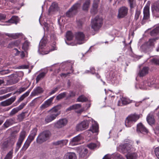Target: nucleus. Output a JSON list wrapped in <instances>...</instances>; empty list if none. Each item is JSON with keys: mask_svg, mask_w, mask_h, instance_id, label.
<instances>
[{"mask_svg": "<svg viewBox=\"0 0 159 159\" xmlns=\"http://www.w3.org/2000/svg\"><path fill=\"white\" fill-rule=\"evenodd\" d=\"M20 41L19 40H16L10 42L8 45V48H12L15 47H17L20 44Z\"/></svg>", "mask_w": 159, "mask_h": 159, "instance_id": "cd10ccee", "label": "nucleus"}, {"mask_svg": "<svg viewBox=\"0 0 159 159\" xmlns=\"http://www.w3.org/2000/svg\"><path fill=\"white\" fill-rule=\"evenodd\" d=\"M30 91L29 90L25 93L22 94L18 99L17 101L14 104V106H15L18 105L20 102L23 101L24 99L27 97L30 93Z\"/></svg>", "mask_w": 159, "mask_h": 159, "instance_id": "4be33fe9", "label": "nucleus"}, {"mask_svg": "<svg viewBox=\"0 0 159 159\" xmlns=\"http://www.w3.org/2000/svg\"><path fill=\"white\" fill-rule=\"evenodd\" d=\"M117 105L118 106H123V103L122 101V99L120 98L118 102Z\"/></svg>", "mask_w": 159, "mask_h": 159, "instance_id": "774afa93", "label": "nucleus"}, {"mask_svg": "<svg viewBox=\"0 0 159 159\" xmlns=\"http://www.w3.org/2000/svg\"><path fill=\"white\" fill-rule=\"evenodd\" d=\"M59 88L58 87H56L54 88L50 93H49V95H51L55 93L58 90Z\"/></svg>", "mask_w": 159, "mask_h": 159, "instance_id": "4d7b16f0", "label": "nucleus"}, {"mask_svg": "<svg viewBox=\"0 0 159 159\" xmlns=\"http://www.w3.org/2000/svg\"><path fill=\"white\" fill-rule=\"evenodd\" d=\"M80 7V4H74L66 13V16L68 17H71L76 15Z\"/></svg>", "mask_w": 159, "mask_h": 159, "instance_id": "0eeeda50", "label": "nucleus"}, {"mask_svg": "<svg viewBox=\"0 0 159 159\" xmlns=\"http://www.w3.org/2000/svg\"><path fill=\"white\" fill-rule=\"evenodd\" d=\"M43 89L40 86H38L34 89L31 93L30 96H34L42 93L43 92Z\"/></svg>", "mask_w": 159, "mask_h": 159, "instance_id": "6ab92c4d", "label": "nucleus"}, {"mask_svg": "<svg viewBox=\"0 0 159 159\" xmlns=\"http://www.w3.org/2000/svg\"><path fill=\"white\" fill-rule=\"evenodd\" d=\"M87 146L90 149H93L96 147L97 145L95 143H91L88 144Z\"/></svg>", "mask_w": 159, "mask_h": 159, "instance_id": "3c124183", "label": "nucleus"}, {"mask_svg": "<svg viewBox=\"0 0 159 159\" xmlns=\"http://www.w3.org/2000/svg\"><path fill=\"white\" fill-rule=\"evenodd\" d=\"M139 116L136 114H131L126 119L125 125L126 127H130L139 118Z\"/></svg>", "mask_w": 159, "mask_h": 159, "instance_id": "20e7f679", "label": "nucleus"}, {"mask_svg": "<svg viewBox=\"0 0 159 159\" xmlns=\"http://www.w3.org/2000/svg\"><path fill=\"white\" fill-rule=\"evenodd\" d=\"M27 103V102H22L20 104V105L16 107L19 110V111L21 110L26 105Z\"/></svg>", "mask_w": 159, "mask_h": 159, "instance_id": "8fccbe9b", "label": "nucleus"}, {"mask_svg": "<svg viewBox=\"0 0 159 159\" xmlns=\"http://www.w3.org/2000/svg\"><path fill=\"white\" fill-rule=\"evenodd\" d=\"M63 159H76V156L74 152H67L64 155Z\"/></svg>", "mask_w": 159, "mask_h": 159, "instance_id": "b1692460", "label": "nucleus"}, {"mask_svg": "<svg viewBox=\"0 0 159 159\" xmlns=\"http://www.w3.org/2000/svg\"><path fill=\"white\" fill-rule=\"evenodd\" d=\"M149 69L148 67H144L139 71V75L140 77H143L148 74Z\"/></svg>", "mask_w": 159, "mask_h": 159, "instance_id": "c85d7f7f", "label": "nucleus"}, {"mask_svg": "<svg viewBox=\"0 0 159 159\" xmlns=\"http://www.w3.org/2000/svg\"><path fill=\"white\" fill-rule=\"evenodd\" d=\"M12 152L10 151L6 155L4 159H11L12 158Z\"/></svg>", "mask_w": 159, "mask_h": 159, "instance_id": "603ef678", "label": "nucleus"}, {"mask_svg": "<svg viewBox=\"0 0 159 159\" xmlns=\"http://www.w3.org/2000/svg\"><path fill=\"white\" fill-rule=\"evenodd\" d=\"M88 100V98L83 95L80 96L77 99V101L78 102H84Z\"/></svg>", "mask_w": 159, "mask_h": 159, "instance_id": "c9c22d12", "label": "nucleus"}, {"mask_svg": "<svg viewBox=\"0 0 159 159\" xmlns=\"http://www.w3.org/2000/svg\"><path fill=\"white\" fill-rule=\"evenodd\" d=\"M140 14V11L138 10L136 11L135 16V19L136 20L139 18V16Z\"/></svg>", "mask_w": 159, "mask_h": 159, "instance_id": "680f3d73", "label": "nucleus"}, {"mask_svg": "<svg viewBox=\"0 0 159 159\" xmlns=\"http://www.w3.org/2000/svg\"><path fill=\"white\" fill-rule=\"evenodd\" d=\"M121 99L123 106L127 105L132 102V100H130V99L125 98H122Z\"/></svg>", "mask_w": 159, "mask_h": 159, "instance_id": "79ce46f5", "label": "nucleus"}, {"mask_svg": "<svg viewBox=\"0 0 159 159\" xmlns=\"http://www.w3.org/2000/svg\"><path fill=\"white\" fill-rule=\"evenodd\" d=\"M130 8V10L132 11V9L136 6V0H127Z\"/></svg>", "mask_w": 159, "mask_h": 159, "instance_id": "2f4dec72", "label": "nucleus"}, {"mask_svg": "<svg viewBox=\"0 0 159 159\" xmlns=\"http://www.w3.org/2000/svg\"><path fill=\"white\" fill-rule=\"evenodd\" d=\"M152 62L157 65H159V59L153 58L152 60Z\"/></svg>", "mask_w": 159, "mask_h": 159, "instance_id": "e2e57ef3", "label": "nucleus"}, {"mask_svg": "<svg viewBox=\"0 0 159 159\" xmlns=\"http://www.w3.org/2000/svg\"><path fill=\"white\" fill-rule=\"evenodd\" d=\"M38 129L37 128H34L33 129H32L31 131L30 134H34L35 135H36L37 133V132Z\"/></svg>", "mask_w": 159, "mask_h": 159, "instance_id": "69168bd1", "label": "nucleus"}, {"mask_svg": "<svg viewBox=\"0 0 159 159\" xmlns=\"http://www.w3.org/2000/svg\"><path fill=\"white\" fill-rule=\"evenodd\" d=\"M66 37L67 40L70 41L72 40L73 35L71 31H68L66 33Z\"/></svg>", "mask_w": 159, "mask_h": 159, "instance_id": "a19ab883", "label": "nucleus"}, {"mask_svg": "<svg viewBox=\"0 0 159 159\" xmlns=\"http://www.w3.org/2000/svg\"><path fill=\"white\" fill-rule=\"evenodd\" d=\"M113 159H124L119 153H115L113 155Z\"/></svg>", "mask_w": 159, "mask_h": 159, "instance_id": "09e8293b", "label": "nucleus"}, {"mask_svg": "<svg viewBox=\"0 0 159 159\" xmlns=\"http://www.w3.org/2000/svg\"><path fill=\"white\" fill-rule=\"evenodd\" d=\"M58 10V7L57 3L55 2H53L49 7L48 11L49 14L57 11Z\"/></svg>", "mask_w": 159, "mask_h": 159, "instance_id": "5701e85b", "label": "nucleus"}, {"mask_svg": "<svg viewBox=\"0 0 159 159\" xmlns=\"http://www.w3.org/2000/svg\"><path fill=\"white\" fill-rule=\"evenodd\" d=\"M128 8L125 6L120 7L118 10V17L119 18H123L127 15Z\"/></svg>", "mask_w": 159, "mask_h": 159, "instance_id": "9d476101", "label": "nucleus"}, {"mask_svg": "<svg viewBox=\"0 0 159 159\" xmlns=\"http://www.w3.org/2000/svg\"><path fill=\"white\" fill-rule=\"evenodd\" d=\"M102 24V19L98 16H96L92 21V28L95 31L97 30L101 27Z\"/></svg>", "mask_w": 159, "mask_h": 159, "instance_id": "423d86ee", "label": "nucleus"}, {"mask_svg": "<svg viewBox=\"0 0 159 159\" xmlns=\"http://www.w3.org/2000/svg\"><path fill=\"white\" fill-rule=\"evenodd\" d=\"M91 122L92 123V126L90 128L89 130L93 133L98 132V123L95 121L93 122L92 119L88 120H84L79 124H78L76 127L77 131L84 130L88 127L89 123Z\"/></svg>", "mask_w": 159, "mask_h": 159, "instance_id": "f257e3e1", "label": "nucleus"}, {"mask_svg": "<svg viewBox=\"0 0 159 159\" xmlns=\"http://www.w3.org/2000/svg\"><path fill=\"white\" fill-rule=\"evenodd\" d=\"M18 21V17L16 16H14L10 19L8 20L7 22L11 23H15L16 24Z\"/></svg>", "mask_w": 159, "mask_h": 159, "instance_id": "58836bf2", "label": "nucleus"}, {"mask_svg": "<svg viewBox=\"0 0 159 159\" xmlns=\"http://www.w3.org/2000/svg\"><path fill=\"white\" fill-rule=\"evenodd\" d=\"M151 8L153 15L156 17H159V1L155 2L152 5Z\"/></svg>", "mask_w": 159, "mask_h": 159, "instance_id": "1a4fd4ad", "label": "nucleus"}, {"mask_svg": "<svg viewBox=\"0 0 159 159\" xmlns=\"http://www.w3.org/2000/svg\"><path fill=\"white\" fill-rule=\"evenodd\" d=\"M90 4V0H86L83 3L82 6V9L84 11L88 10Z\"/></svg>", "mask_w": 159, "mask_h": 159, "instance_id": "72a5a7b5", "label": "nucleus"}, {"mask_svg": "<svg viewBox=\"0 0 159 159\" xmlns=\"http://www.w3.org/2000/svg\"><path fill=\"white\" fill-rule=\"evenodd\" d=\"M7 140L8 141L9 145H13L16 141V136L11 135Z\"/></svg>", "mask_w": 159, "mask_h": 159, "instance_id": "4c0bfd02", "label": "nucleus"}, {"mask_svg": "<svg viewBox=\"0 0 159 159\" xmlns=\"http://www.w3.org/2000/svg\"><path fill=\"white\" fill-rule=\"evenodd\" d=\"M28 87H22L18 89L16 92V93H18L19 94L25 91Z\"/></svg>", "mask_w": 159, "mask_h": 159, "instance_id": "de8ad7c7", "label": "nucleus"}, {"mask_svg": "<svg viewBox=\"0 0 159 159\" xmlns=\"http://www.w3.org/2000/svg\"><path fill=\"white\" fill-rule=\"evenodd\" d=\"M159 32V27H157L153 30L150 32V34L151 36H156Z\"/></svg>", "mask_w": 159, "mask_h": 159, "instance_id": "ea45409f", "label": "nucleus"}, {"mask_svg": "<svg viewBox=\"0 0 159 159\" xmlns=\"http://www.w3.org/2000/svg\"><path fill=\"white\" fill-rule=\"evenodd\" d=\"M61 105H59L51 109L49 111L50 112V114L47 116L45 118V122L48 123L55 120L60 114L59 110L61 109Z\"/></svg>", "mask_w": 159, "mask_h": 159, "instance_id": "f03ea898", "label": "nucleus"}, {"mask_svg": "<svg viewBox=\"0 0 159 159\" xmlns=\"http://www.w3.org/2000/svg\"><path fill=\"white\" fill-rule=\"evenodd\" d=\"M82 138L81 136L79 134L70 140V145L72 146H74L80 144V142L82 139Z\"/></svg>", "mask_w": 159, "mask_h": 159, "instance_id": "2eb2a0df", "label": "nucleus"}, {"mask_svg": "<svg viewBox=\"0 0 159 159\" xmlns=\"http://www.w3.org/2000/svg\"><path fill=\"white\" fill-rule=\"evenodd\" d=\"M10 73V71L9 69L4 70L0 69V75H4Z\"/></svg>", "mask_w": 159, "mask_h": 159, "instance_id": "37998d69", "label": "nucleus"}, {"mask_svg": "<svg viewBox=\"0 0 159 159\" xmlns=\"http://www.w3.org/2000/svg\"><path fill=\"white\" fill-rule=\"evenodd\" d=\"M46 73L43 72L40 73L36 79V83H38L41 80L43 79L45 76Z\"/></svg>", "mask_w": 159, "mask_h": 159, "instance_id": "f704fd0d", "label": "nucleus"}, {"mask_svg": "<svg viewBox=\"0 0 159 159\" xmlns=\"http://www.w3.org/2000/svg\"><path fill=\"white\" fill-rule=\"evenodd\" d=\"M155 83L154 82H151L150 81L148 80V82L146 80H145L141 82L139 84V87L140 89H147V86H152V85Z\"/></svg>", "mask_w": 159, "mask_h": 159, "instance_id": "a211bd4d", "label": "nucleus"}, {"mask_svg": "<svg viewBox=\"0 0 159 159\" xmlns=\"http://www.w3.org/2000/svg\"><path fill=\"white\" fill-rule=\"evenodd\" d=\"M137 132L139 134H146L148 133V131L143 124L140 123L137 125Z\"/></svg>", "mask_w": 159, "mask_h": 159, "instance_id": "dca6fc26", "label": "nucleus"}, {"mask_svg": "<svg viewBox=\"0 0 159 159\" xmlns=\"http://www.w3.org/2000/svg\"><path fill=\"white\" fill-rule=\"evenodd\" d=\"M19 110L16 107L13 108L9 113V115L11 117L14 115L16 114L17 113Z\"/></svg>", "mask_w": 159, "mask_h": 159, "instance_id": "49530a36", "label": "nucleus"}, {"mask_svg": "<svg viewBox=\"0 0 159 159\" xmlns=\"http://www.w3.org/2000/svg\"><path fill=\"white\" fill-rule=\"evenodd\" d=\"M25 137V131L21 132L20 133L19 137L16 143V146L15 149L16 152H17L20 147Z\"/></svg>", "mask_w": 159, "mask_h": 159, "instance_id": "6e6552de", "label": "nucleus"}, {"mask_svg": "<svg viewBox=\"0 0 159 159\" xmlns=\"http://www.w3.org/2000/svg\"><path fill=\"white\" fill-rule=\"evenodd\" d=\"M143 17L142 22V24L145 23L146 20H148L150 17L149 7L148 6L145 7L143 9Z\"/></svg>", "mask_w": 159, "mask_h": 159, "instance_id": "4468645a", "label": "nucleus"}, {"mask_svg": "<svg viewBox=\"0 0 159 159\" xmlns=\"http://www.w3.org/2000/svg\"><path fill=\"white\" fill-rule=\"evenodd\" d=\"M46 43V41L43 40H41L39 43V47L41 49H42L43 47L44 46Z\"/></svg>", "mask_w": 159, "mask_h": 159, "instance_id": "5fc2aeb1", "label": "nucleus"}, {"mask_svg": "<svg viewBox=\"0 0 159 159\" xmlns=\"http://www.w3.org/2000/svg\"><path fill=\"white\" fill-rule=\"evenodd\" d=\"M5 34L6 36H7L13 39H16L19 38L20 36H22V34L20 33H17L15 34L6 33Z\"/></svg>", "mask_w": 159, "mask_h": 159, "instance_id": "c756f323", "label": "nucleus"}, {"mask_svg": "<svg viewBox=\"0 0 159 159\" xmlns=\"http://www.w3.org/2000/svg\"><path fill=\"white\" fill-rule=\"evenodd\" d=\"M16 99V97L13 96L1 103V105L2 106H7L11 104Z\"/></svg>", "mask_w": 159, "mask_h": 159, "instance_id": "f3484780", "label": "nucleus"}, {"mask_svg": "<svg viewBox=\"0 0 159 159\" xmlns=\"http://www.w3.org/2000/svg\"><path fill=\"white\" fill-rule=\"evenodd\" d=\"M36 135L30 134L28 137V139L32 141L34 139Z\"/></svg>", "mask_w": 159, "mask_h": 159, "instance_id": "bf43d9fd", "label": "nucleus"}, {"mask_svg": "<svg viewBox=\"0 0 159 159\" xmlns=\"http://www.w3.org/2000/svg\"><path fill=\"white\" fill-rule=\"evenodd\" d=\"M31 142L32 141L27 139L22 148L21 150L22 151H25L29 147Z\"/></svg>", "mask_w": 159, "mask_h": 159, "instance_id": "e433bc0d", "label": "nucleus"}, {"mask_svg": "<svg viewBox=\"0 0 159 159\" xmlns=\"http://www.w3.org/2000/svg\"><path fill=\"white\" fill-rule=\"evenodd\" d=\"M75 38L78 44H82L84 43L85 39V35L82 32H79L75 34Z\"/></svg>", "mask_w": 159, "mask_h": 159, "instance_id": "f8f14e48", "label": "nucleus"}, {"mask_svg": "<svg viewBox=\"0 0 159 159\" xmlns=\"http://www.w3.org/2000/svg\"><path fill=\"white\" fill-rule=\"evenodd\" d=\"M158 39V38H156L149 39L148 42L142 45V50L145 52L151 51L154 45V42Z\"/></svg>", "mask_w": 159, "mask_h": 159, "instance_id": "39448f33", "label": "nucleus"}, {"mask_svg": "<svg viewBox=\"0 0 159 159\" xmlns=\"http://www.w3.org/2000/svg\"><path fill=\"white\" fill-rule=\"evenodd\" d=\"M127 159H136L138 155L135 152L129 153L126 155Z\"/></svg>", "mask_w": 159, "mask_h": 159, "instance_id": "7c9ffc66", "label": "nucleus"}, {"mask_svg": "<svg viewBox=\"0 0 159 159\" xmlns=\"http://www.w3.org/2000/svg\"><path fill=\"white\" fill-rule=\"evenodd\" d=\"M68 141V140L67 139L61 140L54 142L53 144L56 146L60 145L61 146H62L66 145Z\"/></svg>", "mask_w": 159, "mask_h": 159, "instance_id": "a878e982", "label": "nucleus"}, {"mask_svg": "<svg viewBox=\"0 0 159 159\" xmlns=\"http://www.w3.org/2000/svg\"><path fill=\"white\" fill-rule=\"evenodd\" d=\"M134 149L132 145L129 143H125L122 147V150L124 153L128 154L133 151Z\"/></svg>", "mask_w": 159, "mask_h": 159, "instance_id": "ddd939ff", "label": "nucleus"}, {"mask_svg": "<svg viewBox=\"0 0 159 159\" xmlns=\"http://www.w3.org/2000/svg\"><path fill=\"white\" fill-rule=\"evenodd\" d=\"M10 79L8 81L11 84H13L17 83L19 80V78L16 75H12L9 76Z\"/></svg>", "mask_w": 159, "mask_h": 159, "instance_id": "412c9836", "label": "nucleus"}, {"mask_svg": "<svg viewBox=\"0 0 159 159\" xmlns=\"http://www.w3.org/2000/svg\"><path fill=\"white\" fill-rule=\"evenodd\" d=\"M6 18V15L5 14L0 13V20H4Z\"/></svg>", "mask_w": 159, "mask_h": 159, "instance_id": "0e129e2a", "label": "nucleus"}, {"mask_svg": "<svg viewBox=\"0 0 159 159\" xmlns=\"http://www.w3.org/2000/svg\"><path fill=\"white\" fill-rule=\"evenodd\" d=\"M153 112L149 114L147 118V120L148 123L150 125L153 124L155 122V119Z\"/></svg>", "mask_w": 159, "mask_h": 159, "instance_id": "393cba45", "label": "nucleus"}, {"mask_svg": "<svg viewBox=\"0 0 159 159\" xmlns=\"http://www.w3.org/2000/svg\"><path fill=\"white\" fill-rule=\"evenodd\" d=\"M66 94V93L64 92L59 94L56 97V99L57 100H60L64 98Z\"/></svg>", "mask_w": 159, "mask_h": 159, "instance_id": "c03bdc74", "label": "nucleus"}, {"mask_svg": "<svg viewBox=\"0 0 159 159\" xmlns=\"http://www.w3.org/2000/svg\"><path fill=\"white\" fill-rule=\"evenodd\" d=\"M51 134L50 131L46 130L40 133L36 139L37 142L41 143L49 139Z\"/></svg>", "mask_w": 159, "mask_h": 159, "instance_id": "7ed1b4c3", "label": "nucleus"}, {"mask_svg": "<svg viewBox=\"0 0 159 159\" xmlns=\"http://www.w3.org/2000/svg\"><path fill=\"white\" fill-rule=\"evenodd\" d=\"M9 144V143L7 140L4 141L2 144V147L5 148H7Z\"/></svg>", "mask_w": 159, "mask_h": 159, "instance_id": "13d9d810", "label": "nucleus"}, {"mask_svg": "<svg viewBox=\"0 0 159 159\" xmlns=\"http://www.w3.org/2000/svg\"><path fill=\"white\" fill-rule=\"evenodd\" d=\"M76 95V93L73 91H70V92L69 94L67 97V98H73L75 97Z\"/></svg>", "mask_w": 159, "mask_h": 159, "instance_id": "864d4df0", "label": "nucleus"}, {"mask_svg": "<svg viewBox=\"0 0 159 159\" xmlns=\"http://www.w3.org/2000/svg\"><path fill=\"white\" fill-rule=\"evenodd\" d=\"M73 109H77L80 108L81 107V105L80 104H76L72 105Z\"/></svg>", "mask_w": 159, "mask_h": 159, "instance_id": "052dcab7", "label": "nucleus"}, {"mask_svg": "<svg viewBox=\"0 0 159 159\" xmlns=\"http://www.w3.org/2000/svg\"><path fill=\"white\" fill-rule=\"evenodd\" d=\"M30 44V43L28 41L26 40L22 44V48L24 50L25 52H26L29 49Z\"/></svg>", "mask_w": 159, "mask_h": 159, "instance_id": "473e14b6", "label": "nucleus"}, {"mask_svg": "<svg viewBox=\"0 0 159 159\" xmlns=\"http://www.w3.org/2000/svg\"><path fill=\"white\" fill-rule=\"evenodd\" d=\"M25 112H22L18 116V120L20 121H22L25 118Z\"/></svg>", "mask_w": 159, "mask_h": 159, "instance_id": "a18cd8bd", "label": "nucleus"}, {"mask_svg": "<svg viewBox=\"0 0 159 159\" xmlns=\"http://www.w3.org/2000/svg\"><path fill=\"white\" fill-rule=\"evenodd\" d=\"M54 98V96H53L45 101L44 103L40 107L43 110L50 106L51 105Z\"/></svg>", "mask_w": 159, "mask_h": 159, "instance_id": "aec40b11", "label": "nucleus"}, {"mask_svg": "<svg viewBox=\"0 0 159 159\" xmlns=\"http://www.w3.org/2000/svg\"><path fill=\"white\" fill-rule=\"evenodd\" d=\"M97 8L95 9L93 7L91 10V13L93 14H96L97 12Z\"/></svg>", "mask_w": 159, "mask_h": 159, "instance_id": "338daca9", "label": "nucleus"}, {"mask_svg": "<svg viewBox=\"0 0 159 159\" xmlns=\"http://www.w3.org/2000/svg\"><path fill=\"white\" fill-rule=\"evenodd\" d=\"M155 153L157 157L159 159V146L157 147L155 149Z\"/></svg>", "mask_w": 159, "mask_h": 159, "instance_id": "6e6d98bb", "label": "nucleus"}, {"mask_svg": "<svg viewBox=\"0 0 159 159\" xmlns=\"http://www.w3.org/2000/svg\"><path fill=\"white\" fill-rule=\"evenodd\" d=\"M67 122V120L66 118L60 119L54 124V127L58 129L61 128L65 126Z\"/></svg>", "mask_w": 159, "mask_h": 159, "instance_id": "9b49d317", "label": "nucleus"}, {"mask_svg": "<svg viewBox=\"0 0 159 159\" xmlns=\"http://www.w3.org/2000/svg\"><path fill=\"white\" fill-rule=\"evenodd\" d=\"M15 122V119L14 118H10L7 120L3 124V125L4 126L7 128L10 126L12 125Z\"/></svg>", "mask_w": 159, "mask_h": 159, "instance_id": "bb28decb", "label": "nucleus"}]
</instances>
